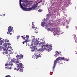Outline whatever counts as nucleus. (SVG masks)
<instances>
[{"label": "nucleus", "instance_id": "2", "mask_svg": "<svg viewBox=\"0 0 77 77\" xmlns=\"http://www.w3.org/2000/svg\"><path fill=\"white\" fill-rule=\"evenodd\" d=\"M54 14L51 15L50 13L47 15L46 17H48L46 18V20H44L43 22H42L41 24V26L42 27H45V28L47 29V30L48 31H51V32H53L54 35V36H55L56 35H59L60 33V29L59 28H56L55 29H53L51 28L50 27H52V26H54V23H54V22L53 20H49V23L47 22V21H48V20L51 19V20H53V17H54V16H53Z\"/></svg>", "mask_w": 77, "mask_h": 77}, {"label": "nucleus", "instance_id": "33", "mask_svg": "<svg viewBox=\"0 0 77 77\" xmlns=\"http://www.w3.org/2000/svg\"><path fill=\"white\" fill-rule=\"evenodd\" d=\"M3 16H5V14H3Z\"/></svg>", "mask_w": 77, "mask_h": 77}, {"label": "nucleus", "instance_id": "6", "mask_svg": "<svg viewBox=\"0 0 77 77\" xmlns=\"http://www.w3.org/2000/svg\"><path fill=\"white\" fill-rule=\"evenodd\" d=\"M17 65H18L17 66V67H18V69L16 68H14V70H16L17 71H18L19 70V71H20L21 72H23V64L21 63H20L19 64L18 63L16 64Z\"/></svg>", "mask_w": 77, "mask_h": 77}, {"label": "nucleus", "instance_id": "20", "mask_svg": "<svg viewBox=\"0 0 77 77\" xmlns=\"http://www.w3.org/2000/svg\"><path fill=\"white\" fill-rule=\"evenodd\" d=\"M42 10H41V9H39L38 10L39 12H42Z\"/></svg>", "mask_w": 77, "mask_h": 77}, {"label": "nucleus", "instance_id": "27", "mask_svg": "<svg viewBox=\"0 0 77 77\" xmlns=\"http://www.w3.org/2000/svg\"><path fill=\"white\" fill-rule=\"evenodd\" d=\"M69 26H66V28L67 29H68V28Z\"/></svg>", "mask_w": 77, "mask_h": 77}, {"label": "nucleus", "instance_id": "13", "mask_svg": "<svg viewBox=\"0 0 77 77\" xmlns=\"http://www.w3.org/2000/svg\"><path fill=\"white\" fill-rule=\"evenodd\" d=\"M38 51L40 53V52H41L42 53L44 51V49L42 48H40L38 50Z\"/></svg>", "mask_w": 77, "mask_h": 77}, {"label": "nucleus", "instance_id": "14", "mask_svg": "<svg viewBox=\"0 0 77 77\" xmlns=\"http://www.w3.org/2000/svg\"><path fill=\"white\" fill-rule=\"evenodd\" d=\"M0 45H2V44L3 42H4V41L1 40L2 39V38H0Z\"/></svg>", "mask_w": 77, "mask_h": 77}, {"label": "nucleus", "instance_id": "24", "mask_svg": "<svg viewBox=\"0 0 77 77\" xmlns=\"http://www.w3.org/2000/svg\"><path fill=\"white\" fill-rule=\"evenodd\" d=\"M24 42H25H25H26V44H27V42H25V41H24V42H23V44H24Z\"/></svg>", "mask_w": 77, "mask_h": 77}, {"label": "nucleus", "instance_id": "38", "mask_svg": "<svg viewBox=\"0 0 77 77\" xmlns=\"http://www.w3.org/2000/svg\"><path fill=\"white\" fill-rule=\"evenodd\" d=\"M75 52H77V51H75Z\"/></svg>", "mask_w": 77, "mask_h": 77}, {"label": "nucleus", "instance_id": "37", "mask_svg": "<svg viewBox=\"0 0 77 77\" xmlns=\"http://www.w3.org/2000/svg\"><path fill=\"white\" fill-rule=\"evenodd\" d=\"M5 68H7V67H6Z\"/></svg>", "mask_w": 77, "mask_h": 77}, {"label": "nucleus", "instance_id": "11", "mask_svg": "<svg viewBox=\"0 0 77 77\" xmlns=\"http://www.w3.org/2000/svg\"><path fill=\"white\" fill-rule=\"evenodd\" d=\"M29 38V35H27L26 36V40L25 41V42H29L30 41V40H28V39Z\"/></svg>", "mask_w": 77, "mask_h": 77}, {"label": "nucleus", "instance_id": "8", "mask_svg": "<svg viewBox=\"0 0 77 77\" xmlns=\"http://www.w3.org/2000/svg\"><path fill=\"white\" fill-rule=\"evenodd\" d=\"M63 20L64 21H65V22H64V24L63 23V26H65V23H66L67 24H69V21H70V20L69 19H68L67 20H66V18L65 17H63Z\"/></svg>", "mask_w": 77, "mask_h": 77}, {"label": "nucleus", "instance_id": "22", "mask_svg": "<svg viewBox=\"0 0 77 77\" xmlns=\"http://www.w3.org/2000/svg\"><path fill=\"white\" fill-rule=\"evenodd\" d=\"M5 42H9V40L7 39L5 40Z\"/></svg>", "mask_w": 77, "mask_h": 77}, {"label": "nucleus", "instance_id": "31", "mask_svg": "<svg viewBox=\"0 0 77 77\" xmlns=\"http://www.w3.org/2000/svg\"><path fill=\"white\" fill-rule=\"evenodd\" d=\"M64 33V32H61V34H62V33Z\"/></svg>", "mask_w": 77, "mask_h": 77}, {"label": "nucleus", "instance_id": "34", "mask_svg": "<svg viewBox=\"0 0 77 77\" xmlns=\"http://www.w3.org/2000/svg\"><path fill=\"white\" fill-rule=\"evenodd\" d=\"M76 29H77V26H76Z\"/></svg>", "mask_w": 77, "mask_h": 77}, {"label": "nucleus", "instance_id": "19", "mask_svg": "<svg viewBox=\"0 0 77 77\" xmlns=\"http://www.w3.org/2000/svg\"><path fill=\"white\" fill-rule=\"evenodd\" d=\"M22 38L23 39H25V40H26V38H25L24 37L22 36H21Z\"/></svg>", "mask_w": 77, "mask_h": 77}, {"label": "nucleus", "instance_id": "39", "mask_svg": "<svg viewBox=\"0 0 77 77\" xmlns=\"http://www.w3.org/2000/svg\"><path fill=\"white\" fill-rule=\"evenodd\" d=\"M49 11H50L49 9H48Z\"/></svg>", "mask_w": 77, "mask_h": 77}, {"label": "nucleus", "instance_id": "3", "mask_svg": "<svg viewBox=\"0 0 77 77\" xmlns=\"http://www.w3.org/2000/svg\"><path fill=\"white\" fill-rule=\"evenodd\" d=\"M27 0H22V2H23V3L22 5H21V0H19V4L20 5V6L21 8V9L23 10V11H30L31 10H34L36 8L37 9L38 7L37 6L38 4L41 3L42 2V0H41L39 2H38V3L35 5L34 6H32L31 8H29V5H27L26 3V1Z\"/></svg>", "mask_w": 77, "mask_h": 77}, {"label": "nucleus", "instance_id": "18", "mask_svg": "<svg viewBox=\"0 0 77 77\" xmlns=\"http://www.w3.org/2000/svg\"><path fill=\"white\" fill-rule=\"evenodd\" d=\"M68 60H69V59H67L66 58H65V61L66 62V61H68Z\"/></svg>", "mask_w": 77, "mask_h": 77}, {"label": "nucleus", "instance_id": "16", "mask_svg": "<svg viewBox=\"0 0 77 77\" xmlns=\"http://www.w3.org/2000/svg\"><path fill=\"white\" fill-rule=\"evenodd\" d=\"M32 28H33L35 30H36V29H37V27H35V26H34V25H33V24H32Z\"/></svg>", "mask_w": 77, "mask_h": 77}, {"label": "nucleus", "instance_id": "1", "mask_svg": "<svg viewBox=\"0 0 77 77\" xmlns=\"http://www.w3.org/2000/svg\"><path fill=\"white\" fill-rule=\"evenodd\" d=\"M32 39L33 38V39L31 42V43L33 44H31V46H32V45H34L35 46L31 48H32L31 51L33 52H35V57L36 59H38V58H39V57H41L42 55L38 50H36V47H37V45H38V47H40L42 48L44 47L45 50H46L47 51H48V52H49L50 51L52 50V48H51L52 47V46H51V45H49L48 44H47L45 45V43L43 42V39H41L40 40L42 41V42H40L39 43V41L38 40V39H35V36H32Z\"/></svg>", "mask_w": 77, "mask_h": 77}, {"label": "nucleus", "instance_id": "9", "mask_svg": "<svg viewBox=\"0 0 77 77\" xmlns=\"http://www.w3.org/2000/svg\"><path fill=\"white\" fill-rule=\"evenodd\" d=\"M23 56V55H22L21 54H20V56L18 55V54L16 56L17 58H15V59H17L18 61V63H20V59H23V57H22Z\"/></svg>", "mask_w": 77, "mask_h": 77}, {"label": "nucleus", "instance_id": "35", "mask_svg": "<svg viewBox=\"0 0 77 77\" xmlns=\"http://www.w3.org/2000/svg\"><path fill=\"white\" fill-rule=\"evenodd\" d=\"M6 56H8V54L6 55Z\"/></svg>", "mask_w": 77, "mask_h": 77}, {"label": "nucleus", "instance_id": "7", "mask_svg": "<svg viewBox=\"0 0 77 77\" xmlns=\"http://www.w3.org/2000/svg\"><path fill=\"white\" fill-rule=\"evenodd\" d=\"M18 60L15 59V58H13L11 60V61L9 62L8 63V65H11V66H13V63H18Z\"/></svg>", "mask_w": 77, "mask_h": 77}, {"label": "nucleus", "instance_id": "36", "mask_svg": "<svg viewBox=\"0 0 77 77\" xmlns=\"http://www.w3.org/2000/svg\"><path fill=\"white\" fill-rule=\"evenodd\" d=\"M33 23H34V22H32V24H33Z\"/></svg>", "mask_w": 77, "mask_h": 77}, {"label": "nucleus", "instance_id": "28", "mask_svg": "<svg viewBox=\"0 0 77 77\" xmlns=\"http://www.w3.org/2000/svg\"><path fill=\"white\" fill-rule=\"evenodd\" d=\"M73 36H74V37H76V35H75V34H74L73 35Z\"/></svg>", "mask_w": 77, "mask_h": 77}, {"label": "nucleus", "instance_id": "25", "mask_svg": "<svg viewBox=\"0 0 77 77\" xmlns=\"http://www.w3.org/2000/svg\"><path fill=\"white\" fill-rule=\"evenodd\" d=\"M57 55H58V54H55V57H56L57 56Z\"/></svg>", "mask_w": 77, "mask_h": 77}, {"label": "nucleus", "instance_id": "23", "mask_svg": "<svg viewBox=\"0 0 77 77\" xmlns=\"http://www.w3.org/2000/svg\"><path fill=\"white\" fill-rule=\"evenodd\" d=\"M4 48V47H2V46H0V50H1V49H2V48Z\"/></svg>", "mask_w": 77, "mask_h": 77}, {"label": "nucleus", "instance_id": "30", "mask_svg": "<svg viewBox=\"0 0 77 77\" xmlns=\"http://www.w3.org/2000/svg\"><path fill=\"white\" fill-rule=\"evenodd\" d=\"M10 69H12V68L10 67Z\"/></svg>", "mask_w": 77, "mask_h": 77}, {"label": "nucleus", "instance_id": "29", "mask_svg": "<svg viewBox=\"0 0 77 77\" xmlns=\"http://www.w3.org/2000/svg\"><path fill=\"white\" fill-rule=\"evenodd\" d=\"M5 66H8V63H6V64H5Z\"/></svg>", "mask_w": 77, "mask_h": 77}, {"label": "nucleus", "instance_id": "15", "mask_svg": "<svg viewBox=\"0 0 77 77\" xmlns=\"http://www.w3.org/2000/svg\"><path fill=\"white\" fill-rule=\"evenodd\" d=\"M57 0V1H58V2L60 3V4H62V3H63V0Z\"/></svg>", "mask_w": 77, "mask_h": 77}, {"label": "nucleus", "instance_id": "17", "mask_svg": "<svg viewBox=\"0 0 77 77\" xmlns=\"http://www.w3.org/2000/svg\"><path fill=\"white\" fill-rule=\"evenodd\" d=\"M20 38V36H17V41H18V40H19L18 39H19Z\"/></svg>", "mask_w": 77, "mask_h": 77}, {"label": "nucleus", "instance_id": "12", "mask_svg": "<svg viewBox=\"0 0 77 77\" xmlns=\"http://www.w3.org/2000/svg\"><path fill=\"white\" fill-rule=\"evenodd\" d=\"M68 1H69V0H67L66 2L65 3V5L66 6H68V5H71V2Z\"/></svg>", "mask_w": 77, "mask_h": 77}, {"label": "nucleus", "instance_id": "10", "mask_svg": "<svg viewBox=\"0 0 77 77\" xmlns=\"http://www.w3.org/2000/svg\"><path fill=\"white\" fill-rule=\"evenodd\" d=\"M8 31L7 32V34H9V33L12 31V30H13V28L11 26H9L8 28Z\"/></svg>", "mask_w": 77, "mask_h": 77}, {"label": "nucleus", "instance_id": "21", "mask_svg": "<svg viewBox=\"0 0 77 77\" xmlns=\"http://www.w3.org/2000/svg\"><path fill=\"white\" fill-rule=\"evenodd\" d=\"M55 53H56V54H59V52L57 51H56L55 52Z\"/></svg>", "mask_w": 77, "mask_h": 77}, {"label": "nucleus", "instance_id": "4", "mask_svg": "<svg viewBox=\"0 0 77 77\" xmlns=\"http://www.w3.org/2000/svg\"><path fill=\"white\" fill-rule=\"evenodd\" d=\"M11 44L10 43L6 44L5 43L3 45V47H4V48H3V50L4 51V52H3V54H4L5 55L6 54H13V52H11V51H12V50L9 49H11Z\"/></svg>", "mask_w": 77, "mask_h": 77}, {"label": "nucleus", "instance_id": "26", "mask_svg": "<svg viewBox=\"0 0 77 77\" xmlns=\"http://www.w3.org/2000/svg\"><path fill=\"white\" fill-rule=\"evenodd\" d=\"M5 77H10V76L9 75H8L5 76Z\"/></svg>", "mask_w": 77, "mask_h": 77}, {"label": "nucleus", "instance_id": "5", "mask_svg": "<svg viewBox=\"0 0 77 77\" xmlns=\"http://www.w3.org/2000/svg\"><path fill=\"white\" fill-rule=\"evenodd\" d=\"M59 61V63H63L65 62V58L64 57H60L57 58L54 62L53 66L52 68V71L54 72V69L56 67V63H57V62Z\"/></svg>", "mask_w": 77, "mask_h": 77}, {"label": "nucleus", "instance_id": "32", "mask_svg": "<svg viewBox=\"0 0 77 77\" xmlns=\"http://www.w3.org/2000/svg\"><path fill=\"white\" fill-rule=\"evenodd\" d=\"M9 33L10 34V35H12V33H11V32H10Z\"/></svg>", "mask_w": 77, "mask_h": 77}]
</instances>
